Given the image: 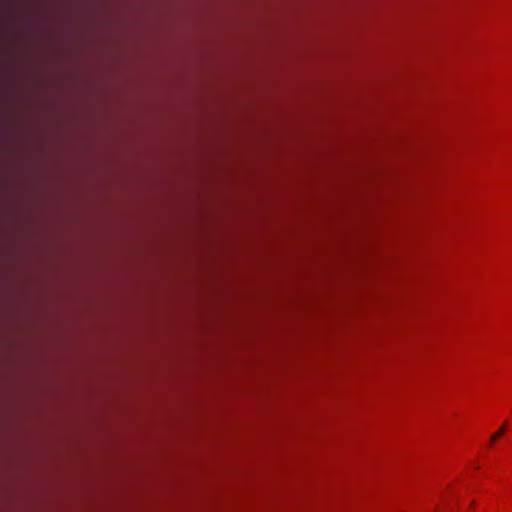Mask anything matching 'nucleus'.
<instances>
[{
  "label": "nucleus",
  "mask_w": 512,
  "mask_h": 512,
  "mask_svg": "<svg viewBox=\"0 0 512 512\" xmlns=\"http://www.w3.org/2000/svg\"><path fill=\"white\" fill-rule=\"evenodd\" d=\"M507 429V423L505 422L503 424V426L495 433L491 436V443L495 442L497 439H499L506 431Z\"/></svg>",
  "instance_id": "1"
}]
</instances>
